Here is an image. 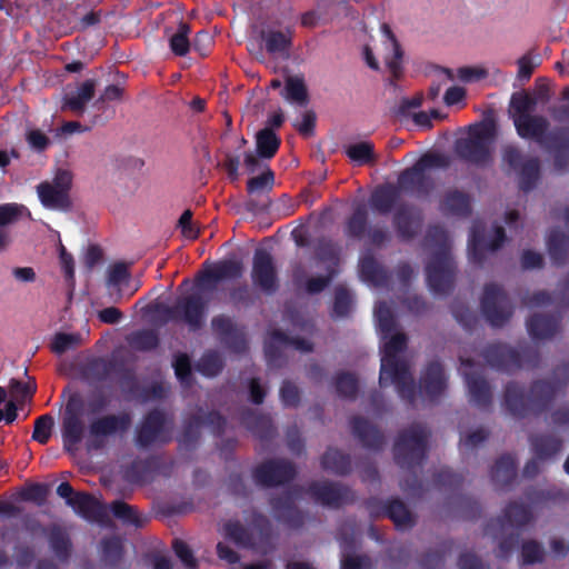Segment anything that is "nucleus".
Returning <instances> with one entry per match:
<instances>
[{"mask_svg": "<svg viewBox=\"0 0 569 569\" xmlns=\"http://www.w3.org/2000/svg\"><path fill=\"white\" fill-rule=\"evenodd\" d=\"M302 491L316 503L335 510L352 505L357 500V495L350 487L337 481L313 480L307 485L306 489L295 486L269 499L274 519L289 529L298 530L305 525L306 515L295 502V497Z\"/></svg>", "mask_w": 569, "mask_h": 569, "instance_id": "nucleus-1", "label": "nucleus"}, {"mask_svg": "<svg viewBox=\"0 0 569 569\" xmlns=\"http://www.w3.org/2000/svg\"><path fill=\"white\" fill-rule=\"evenodd\" d=\"M568 382L569 362H563L553 369L550 378L533 380L527 393L518 382H508L503 391V405L516 418L540 416L550 409L557 397L567 388Z\"/></svg>", "mask_w": 569, "mask_h": 569, "instance_id": "nucleus-2", "label": "nucleus"}, {"mask_svg": "<svg viewBox=\"0 0 569 569\" xmlns=\"http://www.w3.org/2000/svg\"><path fill=\"white\" fill-rule=\"evenodd\" d=\"M517 134L532 140L552 157L553 168L565 172L569 168V126H557L549 130V120L541 114L513 119Z\"/></svg>", "mask_w": 569, "mask_h": 569, "instance_id": "nucleus-3", "label": "nucleus"}, {"mask_svg": "<svg viewBox=\"0 0 569 569\" xmlns=\"http://www.w3.org/2000/svg\"><path fill=\"white\" fill-rule=\"evenodd\" d=\"M407 336L402 332L392 335L383 345L379 383L381 387L395 385L399 397L409 405L416 400V383L406 360L398 355L407 348Z\"/></svg>", "mask_w": 569, "mask_h": 569, "instance_id": "nucleus-4", "label": "nucleus"}, {"mask_svg": "<svg viewBox=\"0 0 569 569\" xmlns=\"http://www.w3.org/2000/svg\"><path fill=\"white\" fill-rule=\"evenodd\" d=\"M427 240L435 241L439 246L426 266L428 287L433 295L447 296L453 289L457 270L456 262L447 246V232L440 226L430 227L427 232Z\"/></svg>", "mask_w": 569, "mask_h": 569, "instance_id": "nucleus-5", "label": "nucleus"}, {"mask_svg": "<svg viewBox=\"0 0 569 569\" xmlns=\"http://www.w3.org/2000/svg\"><path fill=\"white\" fill-rule=\"evenodd\" d=\"M450 158L443 153L427 152L422 154L411 167L402 170L397 180L399 191L416 197H427L433 189V180L427 171L433 168L447 169Z\"/></svg>", "mask_w": 569, "mask_h": 569, "instance_id": "nucleus-6", "label": "nucleus"}, {"mask_svg": "<svg viewBox=\"0 0 569 569\" xmlns=\"http://www.w3.org/2000/svg\"><path fill=\"white\" fill-rule=\"evenodd\" d=\"M482 358L491 368L507 373L522 368L533 369L540 363L538 349L527 343L519 348L501 342L490 343L482 350Z\"/></svg>", "mask_w": 569, "mask_h": 569, "instance_id": "nucleus-7", "label": "nucleus"}, {"mask_svg": "<svg viewBox=\"0 0 569 569\" xmlns=\"http://www.w3.org/2000/svg\"><path fill=\"white\" fill-rule=\"evenodd\" d=\"M501 168L507 176L517 177L518 188L525 193L536 189L541 178L539 158L525 154L515 143L501 148Z\"/></svg>", "mask_w": 569, "mask_h": 569, "instance_id": "nucleus-8", "label": "nucleus"}, {"mask_svg": "<svg viewBox=\"0 0 569 569\" xmlns=\"http://www.w3.org/2000/svg\"><path fill=\"white\" fill-rule=\"evenodd\" d=\"M495 123L477 124L467 138L458 139L455 143L457 157L478 168H485L492 161L491 142L495 138Z\"/></svg>", "mask_w": 569, "mask_h": 569, "instance_id": "nucleus-9", "label": "nucleus"}, {"mask_svg": "<svg viewBox=\"0 0 569 569\" xmlns=\"http://www.w3.org/2000/svg\"><path fill=\"white\" fill-rule=\"evenodd\" d=\"M208 301L199 293L179 297L174 305L163 306L161 313L167 320L186 325L190 332H198L206 322Z\"/></svg>", "mask_w": 569, "mask_h": 569, "instance_id": "nucleus-10", "label": "nucleus"}, {"mask_svg": "<svg viewBox=\"0 0 569 569\" xmlns=\"http://www.w3.org/2000/svg\"><path fill=\"white\" fill-rule=\"evenodd\" d=\"M430 430L420 422H413L401 430L393 445L395 462H422L427 458L429 450Z\"/></svg>", "mask_w": 569, "mask_h": 569, "instance_id": "nucleus-11", "label": "nucleus"}, {"mask_svg": "<svg viewBox=\"0 0 569 569\" xmlns=\"http://www.w3.org/2000/svg\"><path fill=\"white\" fill-rule=\"evenodd\" d=\"M171 440V422L160 409L149 410L136 428V443L140 448L168 443Z\"/></svg>", "mask_w": 569, "mask_h": 569, "instance_id": "nucleus-12", "label": "nucleus"}, {"mask_svg": "<svg viewBox=\"0 0 569 569\" xmlns=\"http://www.w3.org/2000/svg\"><path fill=\"white\" fill-rule=\"evenodd\" d=\"M483 317L495 328L503 327L513 315L507 292L497 283H487L480 300Z\"/></svg>", "mask_w": 569, "mask_h": 569, "instance_id": "nucleus-13", "label": "nucleus"}, {"mask_svg": "<svg viewBox=\"0 0 569 569\" xmlns=\"http://www.w3.org/2000/svg\"><path fill=\"white\" fill-rule=\"evenodd\" d=\"M180 465H120L122 480L130 485L161 483L177 473Z\"/></svg>", "mask_w": 569, "mask_h": 569, "instance_id": "nucleus-14", "label": "nucleus"}, {"mask_svg": "<svg viewBox=\"0 0 569 569\" xmlns=\"http://www.w3.org/2000/svg\"><path fill=\"white\" fill-rule=\"evenodd\" d=\"M251 280L266 296H273L279 290L280 283L274 259L263 248L254 250Z\"/></svg>", "mask_w": 569, "mask_h": 569, "instance_id": "nucleus-15", "label": "nucleus"}, {"mask_svg": "<svg viewBox=\"0 0 569 569\" xmlns=\"http://www.w3.org/2000/svg\"><path fill=\"white\" fill-rule=\"evenodd\" d=\"M72 178L68 171H60L53 182H41L37 192L42 206L51 210L68 211L71 208L69 191Z\"/></svg>", "mask_w": 569, "mask_h": 569, "instance_id": "nucleus-16", "label": "nucleus"}, {"mask_svg": "<svg viewBox=\"0 0 569 569\" xmlns=\"http://www.w3.org/2000/svg\"><path fill=\"white\" fill-rule=\"evenodd\" d=\"M131 425L132 417L129 412L109 413L93 419L89 425V433L94 440V447L99 448L104 438L123 435Z\"/></svg>", "mask_w": 569, "mask_h": 569, "instance_id": "nucleus-17", "label": "nucleus"}, {"mask_svg": "<svg viewBox=\"0 0 569 569\" xmlns=\"http://www.w3.org/2000/svg\"><path fill=\"white\" fill-rule=\"evenodd\" d=\"M243 273V264L239 259H226L214 263L212 269L200 272L196 278V287L202 291H213L222 280L238 279Z\"/></svg>", "mask_w": 569, "mask_h": 569, "instance_id": "nucleus-18", "label": "nucleus"}, {"mask_svg": "<svg viewBox=\"0 0 569 569\" xmlns=\"http://www.w3.org/2000/svg\"><path fill=\"white\" fill-rule=\"evenodd\" d=\"M297 465H257L252 470L254 483L262 488H276L291 482L297 476Z\"/></svg>", "mask_w": 569, "mask_h": 569, "instance_id": "nucleus-19", "label": "nucleus"}, {"mask_svg": "<svg viewBox=\"0 0 569 569\" xmlns=\"http://www.w3.org/2000/svg\"><path fill=\"white\" fill-rule=\"evenodd\" d=\"M447 380L445 369L440 361L432 360L428 362L419 380L421 396L430 402L437 401L447 388Z\"/></svg>", "mask_w": 569, "mask_h": 569, "instance_id": "nucleus-20", "label": "nucleus"}, {"mask_svg": "<svg viewBox=\"0 0 569 569\" xmlns=\"http://www.w3.org/2000/svg\"><path fill=\"white\" fill-rule=\"evenodd\" d=\"M506 232L503 227L496 226L493 237L489 242L486 241L483 232L476 226L472 227L469 238V254L475 263L481 264L488 252H495L502 247L506 241Z\"/></svg>", "mask_w": 569, "mask_h": 569, "instance_id": "nucleus-21", "label": "nucleus"}, {"mask_svg": "<svg viewBox=\"0 0 569 569\" xmlns=\"http://www.w3.org/2000/svg\"><path fill=\"white\" fill-rule=\"evenodd\" d=\"M211 329L219 340L231 351L240 353L246 350L243 332L227 315H218L211 319Z\"/></svg>", "mask_w": 569, "mask_h": 569, "instance_id": "nucleus-22", "label": "nucleus"}, {"mask_svg": "<svg viewBox=\"0 0 569 569\" xmlns=\"http://www.w3.org/2000/svg\"><path fill=\"white\" fill-rule=\"evenodd\" d=\"M397 236L403 241L413 239L421 227V212L411 204H401L392 217Z\"/></svg>", "mask_w": 569, "mask_h": 569, "instance_id": "nucleus-23", "label": "nucleus"}, {"mask_svg": "<svg viewBox=\"0 0 569 569\" xmlns=\"http://www.w3.org/2000/svg\"><path fill=\"white\" fill-rule=\"evenodd\" d=\"M71 508L78 516L90 522L100 525L109 522L107 507L88 492H78Z\"/></svg>", "mask_w": 569, "mask_h": 569, "instance_id": "nucleus-24", "label": "nucleus"}, {"mask_svg": "<svg viewBox=\"0 0 569 569\" xmlns=\"http://www.w3.org/2000/svg\"><path fill=\"white\" fill-rule=\"evenodd\" d=\"M240 422L261 441H269L277 435V429L273 426L272 419L267 413L247 408L242 410L240 415Z\"/></svg>", "mask_w": 569, "mask_h": 569, "instance_id": "nucleus-25", "label": "nucleus"}, {"mask_svg": "<svg viewBox=\"0 0 569 569\" xmlns=\"http://www.w3.org/2000/svg\"><path fill=\"white\" fill-rule=\"evenodd\" d=\"M352 435L367 449L380 450L385 445L383 433L363 417H352L350 420Z\"/></svg>", "mask_w": 569, "mask_h": 569, "instance_id": "nucleus-26", "label": "nucleus"}, {"mask_svg": "<svg viewBox=\"0 0 569 569\" xmlns=\"http://www.w3.org/2000/svg\"><path fill=\"white\" fill-rule=\"evenodd\" d=\"M96 84L94 79H87L74 91L64 93L61 109L82 116L88 102L94 98Z\"/></svg>", "mask_w": 569, "mask_h": 569, "instance_id": "nucleus-27", "label": "nucleus"}, {"mask_svg": "<svg viewBox=\"0 0 569 569\" xmlns=\"http://www.w3.org/2000/svg\"><path fill=\"white\" fill-rule=\"evenodd\" d=\"M470 401L481 410L490 409L492 405V392L489 382L478 372L465 373Z\"/></svg>", "mask_w": 569, "mask_h": 569, "instance_id": "nucleus-28", "label": "nucleus"}, {"mask_svg": "<svg viewBox=\"0 0 569 569\" xmlns=\"http://www.w3.org/2000/svg\"><path fill=\"white\" fill-rule=\"evenodd\" d=\"M359 274L363 282L373 287H385L389 282V273L372 253L363 254L359 260Z\"/></svg>", "mask_w": 569, "mask_h": 569, "instance_id": "nucleus-29", "label": "nucleus"}, {"mask_svg": "<svg viewBox=\"0 0 569 569\" xmlns=\"http://www.w3.org/2000/svg\"><path fill=\"white\" fill-rule=\"evenodd\" d=\"M381 31L386 39L385 47L388 51L385 57L386 64L393 78L398 79L402 73L403 51L389 24L383 23L381 26Z\"/></svg>", "mask_w": 569, "mask_h": 569, "instance_id": "nucleus-30", "label": "nucleus"}, {"mask_svg": "<svg viewBox=\"0 0 569 569\" xmlns=\"http://www.w3.org/2000/svg\"><path fill=\"white\" fill-rule=\"evenodd\" d=\"M440 210L446 216L467 218L471 214V198L468 193L458 189L445 193L440 203Z\"/></svg>", "mask_w": 569, "mask_h": 569, "instance_id": "nucleus-31", "label": "nucleus"}, {"mask_svg": "<svg viewBox=\"0 0 569 569\" xmlns=\"http://www.w3.org/2000/svg\"><path fill=\"white\" fill-rule=\"evenodd\" d=\"M559 323L557 316L535 313L527 320V329L532 339L545 340L557 333Z\"/></svg>", "mask_w": 569, "mask_h": 569, "instance_id": "nucleus-32", "label": "nucleus"}, {"mask_svg": "<svg viewBox=\"0 0 569 569\" xmlns=\"http://www.w3.org/2000/svg\"><path fill=\"white\" fill-rule=\"evenodd\" d=\"M201 408L199 411L187 416L182 421L181 431L178 436L179 445L186 450H193L199 445L201 428L203 427Z\"/></svg>", "mask_w": 569, "mask_h": 569, "instance_id": "nucleus-33", "label": "nucleus"}, {"mask_svg": "<svg viewBox=\"0 0 569 569\" xmlns=\"http://www.w3.org/2000/svg\"><path fill=\"white\" fill-rule=\"evenodd\" d=\"M117 368L118 362L112 359L94 358L86 363L82 375L90 385L101 383L116 373Z\"/></svg>", "mask_w": 569, "mask_h": 569, "instance_id": "nucleus-34", "label": "nucleus"}, {"mask_svg": "<svg viewBox=\"0 0 569 569\" xmlns=\"http://www.w3.org/2000/svg\"><path fill=\"white\" fill-rule=\"evenodd\" d=\"M531 450L537 459L553 458L562 447V440L551 433H538L530 437Z\"/></svg>", "mask_w": 569, "mask_h": 569, "instance_id": "nucleus-35", "label": "nucleus"}, {"mask_svg": "<svg viewBox=\"0 0 569 569\" xmlns=\"http://www.w3.org/2000/svg\"><path fill=\"white\" fill-rule=\"evenodd\" d=\"M400 191L395 184H383L378 187L370 197V206L381 214H388L396 206Z\"/></svg>", "mask_w": 569, "mask_h": 569, "instance_id": "nucleus-36", "label": "nucleus"}, {"mask_svg": "<svg viewBox=\"0 0 569 569\" xmlns=\"http://www.w3.org/2000/svg\"><path fill=\"white\" fill-rule=\"evenodd\" d=\"M47 538L58 560L62 562L68 561L72 550V542L68 532L62 527L52 525L48 529Z\"/></svg>", "mask_w": 569, "mask_h": 569, "instance_id": "nucleus-37", "label": "nucleus"}, {"mask_svg": "<svg viewBox=\"0 0 569 569\" xmlns=\"http://www.w3.org/2000/svg\"><path fill=\"white\" fill-rule=\"evenodd\" d=\"M345 153L356 166H375L378 162V154L371 141L363 140L345 147Z\"/></svg>", "mask_w": 569, "mask_h": 569, "instance_id": "nucleus-38", "label": "nucleus"}, {"mask_svg": "<svg viewBox=\"0 0 569 569\" xmlns=\"http://www.w3.org/2000/svg\"><path fill=\"white\" fill-rule=\"evenodd\" d=\"M387 518L397 529H410L416 525V517L408 506L399 498L388 499Z\"/></svg>", "mask_w": 569, "mask_h": 569, "instance_id": "nucleus-39", "label": "nucleus"}, {"mask_svg": "<svg viewBox=\"0 0 569 569\" xmlns=\"http://www.w3.org/2000/svg\"><path fill=\"white\" fill-rule=\"evenodd\" d=\"M63 448L73 452L83 436V422L81 418L63 416L61 427Z\"/></svg>", "mask_w": 569, "mask_h": 569, "instance_id": "nucleus-40", "label": "nucleus"}, {"mask_svg": "<svg viewBox=\"0 0 569 569\" xmlns=\"http://www.w3.org/2000/svg\"><path fill=\"white\" fill-rule=\"evenodd\" d=\"M518 465H491L490 477L499 491L511 490L518 480Z\"/></svg>", "mask_w": 569, "mask_h": 569, "instance_id": "nucleus-41", "label": "nucleus"}, {"mask_svg": "<svg viewBox=\"0 0 569 569\" xmlns=\"http://www.w3.org/2000/svg\"><path fill=\"white\" fill-rule=\"evenodd\" d=\"M281 139L271 128H263L256 134V151L261 159H272L278 152Z\"/></svg>", "mask_w": 569, "mask_h": 569, "instance_id": "nucleus-42", "label": "nucleus"}, {"mask_svg": "<svg viewBox=\"0 0 569 569\" xmlns=\"http://www.w3.org/2000/svg\"><path fill=\"white\" fill-rule=\"evenodd\" d=\"M548 253L556 266L565 263L568 254V238L559 229L549 232L547 239Z\"/></svg>", "mask_w": 569, "mask_h": 569, "instance_id": "nucleus-43", "label": "nucleus"}, {"mask_svg": "<svg viewBox=\"0 0 569 569\" xmlns=\"http://www.w3.org/2000/svg\"><path fill=\"white\" fill-rule=\"evenodd\" d=\"M368 229V211L365 206H359L346 221L345 233L350 239L361 240Z\"/></svg>", "mask_w": 569, "mask_h": 569, "instance_id": "nucleus-44", "label": "nucleus"}, {"mask_svg": "<svg viewBox=\"0 0 569 569\" xmlns=\"http://www.w3.org/2000/svg\"><path fill=\"white\" fill-rule=\"evenodd\" d=\"M123 553V543L119 537L112 536L101 540V560L106 566L118 568Z\"/></svg>", "mask_w": 569, "mask_h": 569, "instance_id": "nucleus-45", "label": "nucleus"}, {"mask_svg": "<svg viewBox=\"0 0 569 569\" xmlns=\"http://www.w3.org/2000/svg\"><path fill=\"white\" fill-rule=\"evenodd\" d=\"M260 36L264 41L267 52L270 54L287 52L292 46L290 32L262 30Z\"/></svg>", "mask_w": 569, "mask_h": 569, "instance_id": "nucleus-46", "label": "nucleus"}, {"mask_svg": "<svg viewBox=\"0 0 569 569\" xmlns=\"http://www.w3.org/2000/svg\"><path fill=\"white\" fill-rule=\"evenodd\" d=\"M532 520L530 507L519 502H510L503 510V517L497 521L502 525L503 521L516 528H521Z\"/></svg>", "mask_w": 569, "mask_h": 569, "instance_id": "nucleus-47", "label": "nucleus"}, {"mask_svg": "<svg viewBox=\"0 0 569 569\" xmlns=\"http://www.w3.org/2000/svg\"><path fill=\"white\" fill-rule=\"evenodd\" d=\"M526 497L533 503H563L569 500V491L558 487L529 489Z\"/></svg>", "mask_w": 569, "mask_h": 569, "instance_id": "nucleus-48", "label": "nucleus"}, {"mask_svg": "<svg viewBox=\"0 0 569 569\" xmlns=\"http://www.w3.org/2000/svg\"><path fill=\"white\" fill-rule=\"evenodd\" d=\"M282 97L299 106H307L309 101L308 89L302 77H288L286 79Z\"/></svg>", "mask_w": 569, "mask_h": 569, "instance_id": "nucleus-49", "label": "nucleus"}, {"mask_svg": "<svg viewBox=\"0 0 569 569\" xmlns=\"http://www.w3.org/2000/svg\"><path fill=\"white\" fill-rule=\"evenodd\" d=\"M110 511L114 518L121 520L124 525L134 526L136 528L143 527L144 522L147 521L146 518H142L139 515L134 507L126 503L122 500H116L111 502Z\"/></svg>", "mask_w": 569, "mask_h": 569, "instance_id": "nucleus-50", "label": "nucleus"}, {"mask_svg": "<svg viewBox=\"0 0 569 569\" xmlns=\"http://www.w3.org/2000/svg\"><path fill=\"white\" fill-rule=\"evenodd\" d=\"M335 388L340 398L355 400L359 391L358 379L352 372L340 371L335 377Z\"/></svg>", "mask_w": 569, "mask_h": 569, "instance_id": "nucleus-51", "label": "nucleus"}, {"mask_svg": "<svg viewBox=\"0 0 569 569\" xmlns=\"http://www.w3.org/2000/svg\"><path fill=\"white\" fill-rule=\"evenodd\" d=\"M537 101L527 92H515L510 99L511 118L519 119L532 114Z\"/></svg>", "mask_w": 569, "mask_h": 569, "instance_id": "nucleus-52", "label": "nucleus"}, {"mask_svg": "<svg viewBox=\"0 0 569 569\" xmlns=\"http://www.w3.org/2000/svg\"><path fill=\"white\" fill-rule=\"evenodd\" d=\"M191 32L190 26L181 21L178 26L176 33L169 39V47L171 51L178 57H184L191 48L189 33Z\"/></svg>", "mask_w": 569, "mask_h": 569, "instance_id": "nucleus-53", "label": "nucleus"}, {"mask_svg": "<svg viewBox=\"0 0 569 569\" xmlns=\"http://www.w3.org/2000/svg\"><path fill=\"white\" fill-rule=\"evenodd\" d=\"M405 477L400 480V488L408 495L417 496L423 489L421 479L418 477V468L423 465H400Z\"/></svg>", "mask_w": 569, "mask_h": 569, "instance_id": "nucleus-54", "label": "nucleus"}, {"mask_svg": "<svg viewBox=\"0 0 569 569\" xmlns=\"http://www.w3.org/2000/svg\"><path fill=\"white\" fill-rule=\"evenodd\" d=\"M224 363L217 351H208L200 358L197 370L206 377H216L223 370Z\"/></svg>", "mask_w": 569, "mask_h": 569, "instance_id": "nucleus-55", "label": "nucleus"}, {"mask_svg": "<svg viewBox=\"0 0 569 569\" xmlns=\"http://www.w3.org/2000/svg\"><path fill=\"white\" fill-rule=\"evenodd\" d=\"M129 345L137 351H151L159 346V337L153 330H139L130 336Z\"/></svg>", "mask_w": 569, "mask_h": 569, "instance_id": "nucleus-56", "label": "nucleus"}, {"mask_svg": "<svg viewBox=\"0 0 569 569\" xmlns=\"http://www.w3.org/2000/svg\"><path fill=\"white\" fill-rule=\"evenodd\" d=\"M352 302L350 291L343 286H337L335 289L332 316L336 318L348 317L351 312Z\"/></svg>", "mask_w": 569, "mask_h": 569, "instance_id": "nucleus-57", "label": "nucleus"}, {"mask_svg": "<svg viewBox=\"0 0 569 569\" xmlns=\"http://www.w3.org/2000/svg\"><path fill=\"white\" fill-rule=\"evenodd\" d=\"M224 536L238 547L248 548L252 545L251 535L239 521H228L223 526Z\"/></svg>", "mask_w": 569, "mask_h": 569, "instance_id": "nucleus-58", "label": "nucleus"}, {"mask_svg": "<svg viewBox=\"0 0 569 569\" xmlns=\"http://www.w3.org/2000/svg\"><path fill=\"white\" fill-rule=\"evenodd\" d=\"M336 276L337 270L335 268H328L325 274L308 278L301 290L310 296L319 295L330 286Z\"/></svg>", "mask_w": 569, "mask_h": 569, "instance_id": "nucleus-59", "label": "nucleus"}, {"mask_svg": "<svg viewBox=\"0 0 569 569\" xmlns=\"http://www.w3.org/2000/svg\"><path fill=\"white\" fill-rule=\"evenodd\" d=\"M433 486L439 490L456 491L462 488L463 477L451 472L448 468L433 475Z\"/></svg>", "mask_w": 569, "mask_h": 569, "instance_id": "nucleus-60", "label": "nucleus"}, {"mask_svg": "<svg viewBox=\"0 0 569 569\" xmlns=\"http://www.w3.org/2000/svg\"><path fill=\"white\" fill-rule=\"evenodd\" d=\"M54 426V419L50 413L42 415L34 420L32 440L40 445L49 442Z\"/></svg>", "mask_w": 569, "mask_h": 569, "instance_id": "nucleus-61", "label": "nucleus"}, {"mask_svg": "<svg viewBox=\"0 0 569 569\" xmlns=\"http://www.w3.org/2000/svg\"><path fill=\"white\" fill-rule=\"evenodd\" d=\"M9 389L17 402L23 403L27 400H31L37 391V385L34 381L22 382L13 378L9 382Z\"/></svg>", "mask_w": 569, "mask_h": 569, "instance_id": "nucleus-62", "label": "nucleus"}, {"mask_svg": "<svg viewBox=\"0 0 569 569\" xmlns=\"http://www.w3.org/2000/svg\"><path fill=\"white\" fill-rule=\"evenodd\" d=\"M172 366L178 380L181 383L189 386L192 381L191 361L189 356L183 352L178 353L174 357Z\"/></svg>", "mask_w": 569, "mask_h": 569, "instance_id": "nucleus-63", "label": "nucleus"}, {"mask_svg": "<svg viewBox=\"0 0 569 569\" xmlns=\"http://www.w3.org/2000/svg\"><path fill=\"white\" fill-rule=\"evenodd\" d=\"M378 327L385 337L391 333L396 328V320L392 311L386 302H380L375 310Z\"/></svg>", "mask_w": 569, "mask_h": 569, "instance_id": "nucleus-64", "label": "nucleus"}]
</instances>
